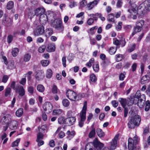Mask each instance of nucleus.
<instances>
[{
    "mask_svg": "<svg viewBox=\"0 0 150 150\" xmlns=\"http://www.w3.org/2000/svg\"><path fill=\"white\" fill-rule=\"evenodd\" d=\"M30 58V55L29 54H27L24 56V60L25 62H28Z\"/></svg>",
    "mask_w": 150,
    "mask_h": 150,
    "instance_id": "de8ad7c7",
    "label": "nucleus"
},
{
    "mask_svg": "<svg viewBox=\"0 0 150 150\" xmlns=\"http://www.w3.org/2000/svg\"><path fill=\"white\" fill-rule=\"evenodd\" d=\"M139 91H138L136 92L133 99V103L136 104L138 103V100L140 96V93Z\"/></svg>",
    "mask_w": 150,
    "mask_h": 150,
    "instance_id": "5701e85b",
    "label": "nucleus"
},
{
    "mask_svg": "<svg viewBox=\"0 0 150 150\" xmlns=\"http://www.w3.org/2000/svg\"><path fill=\"white\" fill-rule=\"evenodd\" d=\"M46 46L45 45H43L40 46L38 48V51L39 52H43L45 50Z\"/></svg>",
    "mask_w": 150,
    "mask_h": 150,
    "instance_id": "49530a36",
    "label": "nucleus"
},
{
    "mask_svg": "<svg viewBox=\"0 0 150 150\" xmlns=\"http://www.w3.org/2000/svg\"><path fill=\"white\" fill-rule=\"evenodd\" d=\"M43 135L41 132H39L37 134V138L36 141H39V140H42L43 138Z\"/></svg>",
    "mask_w": 150,
    "mask_h": 150,
    "instance_id": "6e6d98bb",
    "label": "nucleus"
},
{
    "mask_svg": "<svg viewBox=\"0 0 150 150\" xmlns=\"http://www.w3.org/2000/svg\"><path fill=\"white\" fill-rule=\"evenodd\" d=\"M23 114V110L22 108H20L16 112V115L18 117H21Z\"/></svg>",
    "mask_w": 150,
    "mask_h": 150,
    "instance_id": "7c9ffc66",
    "label": "nucleus"
},
{
    "mask_svg": "<svg viewBox=\"0 0 150 150\" xmlns=\"http://www.w3.org/2000/svg\"><path fill=\"white\" fill-rule=\"evenodd\" d=\"M44 77V74L43 72L42 71H38L36 72L35 75V78L38 80L42 79Z\"/></svg>",
    "mask_w": 150,
    "mask_h": 150,
    "instance_id": "4468645a",
    "label": "nucleus"
},
{
    "mask_svg": "<svg viewBox=\"0 0 150 150\" xmlns=\"http://www.w3.org/2000/svg\"><path fill=\"white\" fill-rule=\"evenodd\" d=\"M80 120L79 122L78 125L80 127H82L84 125V122L86 119V114L79 113Z\"/></svg>",
    "mask_w": 150,
    "mask_h": 150,
    "instance_id": "1a4fd4ad",
    "label": "nucleus"
},
{
    "mask_svg": "<svg viewBox=\"0 0 150 150\" xmlns=\"http://www.w3.org/2000/svg\"><path fill=\"white\" fill-rule=\"evenodd\" d=\"M115 16L114 14L111 13L109 14L108 16L107 19L109 22H114Z\"/></svg>",
    "mask_w": 150,
    "mask_h": 150,
    "instance_id": "c85d7f7f",
    "label": "nucleus"
},
{
    "mask_svg": "<svg viewBox=\"0 0 150 150\" xmlns=\"http://www.w3.org/2000/svg\"><path fill=\"white\" fill-rule=\"evenodd\" d=\"M138 142V139L137 135H135L133 139L131 138H129L128 146L129 150H135Z\"/></svg>",
    "mask_w": 150,
    "mask_h": 150,
    "instance_id": "7ed1b4c3",
    "label": "nucleus"
},
{
    "mask_svg": "<svg viewBox=\"0 0 150 150\" xmlns=\"http://www.w3.org/2000/svg\"><path fill=\"white\" fill-rule=\"evenodd\" d=\"M144 23V21L143 20H139L137 22L136 25L142 28Z\"/></svg>",
    "mask_w": 150,
    "mask_h": 150,
    "instance_id": "e433bc0d",
    "label": "nucleus"
},
{
    "mask_svg": "<svg viewBox=\"0 0 150 150\" xmlns=\"http://www.w3.org/2000/svg\"><path fill=\"white\" fill-rule=\"evenodd\" d=\"M51 25L52 27L58 30H62L64 29V27L62 21L60 19H55L52 22Z\"/></svg>",
    "mask_w": 150,
    "mask_h": 150,
    "instance_id": "20e7f679",
    "label": "nucleus"
},
{
    "mask_svg": "<svg viewBox=\"0 0 150 150\" xmlns=\"http://www.w3.org/2000/svg\"><path fill=\"white\" fill-rule=\"evenodd\" d=\"M28 91L31 95H32L34 92L33 87L31 86L28 87Z\"/></svg>",
    "mask_w": 150,
    "mask_h": 150,
    "instance_id": "0e129e2a",
    "label": "nucleus"
},
{
    "mask_svg": "<svg viewBox=\"0 0 150 150\" xmlns=\"http://www.w3.org/2000/svg\"><path fill=\"white\" fill-rule=\"evenodd\" d=\"M149 81V77L147 75L143 76L141 79V83L143 84L148 83Z\"/></svg>",
    "mask_w": 150,
    "mask_h": 150,
    "instance_id": "412c9836",
    "label": "nucleus"
},
{
    "mask_svg": "<svg viewBox=\"0 0 150 150\" xmlns=\"http://www.w3.org/2000/svg\"><path fill=\"white\" fill-rule=\"evenodd\" d=\"M97 28L98 27L97 26H95L91 28L89 30V32H88V33L91 35H93L94 34V32L93 30H94L97 29Z\"/></svg>",
    "mask_w": 150,
    "mask_h": 150,
    "instance_id": "3c124183",
    "label": "nucleus"
},
{
    "mask_svg": "<svg viewBox=\"0 0 150 150\" xmlns=\"http://www.w3.org/2000/svg\"><path fill=\"white\" fill-rule=\"evenodd\" d=\"M45 12V10L43 8H38L35 11V14L37 16H40Z\"/></svg>",
    "mask_w": 150,
    "mask_h": 150,
    "instance_id": "f3484780",
    "label": "nucleus"
},
{
    "mask_svg": "<svg viewBox=\"0 0 150 150\" xmlns=\"http://www.w3.org/2000/svg\"><path fill=\"white\" fill-rule=\"evenodd\" d=\"M122 22H119L118 23V25L116 27V29L117 31L120 30L122 28Z\"/></svg>",
    "mask_w": 150,
    "mask_h": 150,
    "instance_id": "603ef678",
    "label": "nucleus"
},
{
    "mask_svg": "<svg viewBox=\"0 0 150 150\" xmlns=\"http://www.w3.org/2000/svg\"><path fill=\"white\" fill-rule=\"evenodd\" d=\"M16 91L18 92L20 96L22 97L25 94V90L22 86H18L16 88Z\"/></svg>",
    "mask_w": 150,
    "mask_h": 150,
    "instance_id": "a211bd4d",
    "label": "nucleus"
},
{
    "mask_svg": "<svg viewBox=\"0 0 150 150\" xmlns=\"http://www.w3.org/2000/svg\"><path fill=\"white\" fill-rule=\"evenodd\" d=\"M141 120L140 117L139 115H135L132 117L128 123V126L129 128H134L135 126H138Z\"/></svg>",
    "mask_w": 150,
    "mask_h": 150,
    "instance_id": "f03ea898",
    "label": "nucleus"
},
{
    "mask_svg": "<svg viewBox=\"0 0 150 150\" xmlns=\"http://www.w3.org/2000/svg\"><path fill=\"white\" fill-rule=\"evenodd\" d=\"M90 79L91 81L93 82H96L97 81V78L95 75L93 74H92L90 76Z\"/></svg>",
    "mask_w": 150,
    "mask_h": 150,
    "instance_id": "a18cd8bd",
    "label": "nucleus"
},
{
    "mask_svg": "<svg viewBox=\"0 0 150 150\" xmlns=\"http://www.w3.org/2000/svg\"><path fill=\"white\" fill-rule=\"evenodd\" d=\"M96 132L98 136L100 138H103L105 135L104 132L100 128H98L96 129Z\"/></svg>",
    "mask_w": 150,
    "mask_h": 150,
    "instance_id": "4be33fe9",
    "label": "nucleus"
},
{
    "mask_svg": "<svg viewBox=\"0 0 150 150\" xmlns=\"http://www.w3.org/2000/svg\"><path fill=\"white\" fill-rule=\"evenodd\" d=\"M55 49V47L54 44L53 43H49L48 45L46 50L48 52H51L54 51Z\"/></svg>",
    "mask_w": 150,
    "mask_h": 150,
    "instance_id": "6ab92c4d",
    "label": "nucleus"
},
{
    "mask_svg": "<svg viewBox=\"0 0 150 150\" xmlns=\"http://www.w3.org/2000/svg\"><path fill=\"white\" fill-rule=\"evenodd\" d=\"M14 6V2L12 1H9L6 5V8L8 10H10L13 8Z\"/></svg>",
    "mask_w": 150,
    "mask_h": 150,
    "instance_id": "cd10ccee",
    "label": "nucleus"
},
{
    "mask_svg": "<svg viewBox=\"0 0 150 150\" xmlns=\"http://www.w3.org/2000/svg\"><path fill=\"white\" fill-rule=\"evenodd\" d=\"M146 7L144 3H143L141 4L138 7V12L143 14L145 13Z\"/></svg>",
    "mask_w": 150,
    "mask_h": 150,
    "instance_id": "dca6fc26",
    "label": "nucleus"
},
{
    "mask_svg": "<svg viewBox=\"0 0 150 150\" xmlns=\"http://www.w3.org/2000/svg\"><path fill=\"white\" fill-rule=\"evenodd\" d=\"M66 134L68 135L67 137L70 139L75 135V132L74 131L70 132V131L68 130L67 131Z\"/></svg>",
    "mask_w": 150,
    "mask_h": 150,
    "instance_id": "2f4dec72",
    "label": "nucleus"
},
{
    "mask_svg": "<svg viewBox=\"0 0 150 150\" xmlns=\"http://www.w3.org/2000/svg\"><path fill=\"white\" fill-rule=\"evenodd\" d=\"M9 77V76L7 75H4L2 77V82L5 83H6L8 81Z\"/></svg>",
    "mask_w": 150,
    "mask_h": 150,
    "instance_id": "864d4df0",
    "label": "nucleus"
},
{
    "mask_svg": "<svg viewBox=\"0 0 150 150\" xmlns=\"http://www.w3.org/2000/svg\"><path fill=\"white\" fill-rule=\"evenodd\" d=\"M52 75V70L50 69H48L46 72V77L47 78L50 79L51 78Z\"/></svg>",
    "mask_w": 150,
    "mask_h": 150,
    "instance_id": "473e14b6",
    "label": "nucleus"
},
{
    "mask_svg": "<svg viewBox=\"0 0 150 150\" xmlns=\"http://www.w3.org/2000/svg\"><path fill=\"white\" fill-rule=\"evenodd\" d=\"M123 108H124V117H127L128 113V108L127 107Z\"/></svg>",
    "mask_w": 150,
    "mask_h": 150,
    "instance_id": "338daca9",
    "label": "nucleus"
},
{
    "mask_svg": "<svg viewBox=\"0 0 150 150\" xmlns=\"http://www.w3.org/2000/svg\"><path fill=\"white\" fill-rule=\"evenodd\" d=\"M117 48L116 47H111L109 50V52L111 54H114L116 52Z\"/></svg>",
    "mask_w": 150,
    "mask_h": 150,
    "instance_id": "37998d69",
    "label": "nucleus"
},
{
    "mask_svg": "<svg viewBox=\"0 0 150 150\" xmlns=\"http://www.w3.org/2000/svg\"><path fill=\"white\" fill-rule=\"evenodd\" d=\"M126 73L125 72H124L123 73H121L120 74L119 76V79L121 81H123L124 80V78L125 77V74Z\"/></svg>",
    "mask_w": 150,
    "mask_h": 150,
    "instance_id": "052dcab7",
    "label": "nucleus"
},
{
    "mask_svg": "<svg viewBox=\"0 0 150 150\" xmlns=\"http://www.w3.org/2000/svg\"><path fill=\"white\" fill-rule=\"evenodd\" d=\"M118 135H116L114 137L113 141L111 142L110 148V150H114L115 149L117 145V142L118 140Z\"/></svg>",
    "mask_w": 150,
    "mask_h": 150,
    "instance_id": "f8f14e48",
    "label": "nucleus"
},
{
    "mask_svg": "<svg viewBox=\"0 0 150 150\" xmlns=\"http://www.w3.org/2000/svg\"><path fill=\"white\" fill-rule=\"evenodd\" d=\"M66 94L67 97L69 99L73 101L78 100L82 98V95L81 94H77L76 92L71 90L67 91Z\"/></svg>",
    "mask_w": 150,
    "mask_h": 150,
    "instance_id": "f257e3e1",
    "label": "nucleus"
},
{
    "mask_svg": "<svg viewBox=\"0 0 150 150\" xmlns=\"http://www.w3.org/2000/svg\"><path fill=\"white\" fill-rule=\"evenodd\" d=\"M57 86L55 85H53L52 88V93L54 94L57 93Z\"/></svg>",
    "mask_w": 150,
    "mask_h": 150,
    "instance_id": "69168bd1",
    "label": "nucleus"
},
{
    "mask_svg": "<svg viewBox=\"0 0 150 150\" xmlns=\"http://www.w3.org/2000/svg\"><path fill=\"white\" fill-rule=\"evenodd\" d=\"M44 32V27L42 26H38L34 32V35L35 36H39L42 35Z\"/></svg>",
    "mask_w": 150,
    "mask_h": 150,
    "instance_id": "6e6552de",
    "label": "nucleus"
},
{
    "mask_svg": "<svg viewBox=\"0 0 150 150\" xmlns=\"http://www.w3.org/2000/svg\"><path fill=\"white\" fill-rule=\"evenodd\" d=\"M42 65L43 66H47L49 64V61L48 60H42L41 62Z\"/></svg>",
    "mask_w": 150,
    "mask_h": 150,
    "instance_id": "8fccbe9b",
    "label": "nucleus"
},
{
    "mask_svg": "<svg viewBox=\"0 0 150 150\" xmlns=\"http://www.w3.org/2000/svg\"><path fill=\"white\" fill-rule=\"evenodd\" d=\"M18 49L17 48H13L12 51V54L13 57H15L17 55L18 52Z\"/></svg>",
    "mask_w": 150,
    "mask_h": 150,
    "instance_id": "58836bf2",
    "label": "nucleus"
},
{
    "mask_svg": "<svg viewBox=\"0 0 150 150\" xmlns=\"http://www.w3.org/2000/svg\"><path fill=\"white\" fill-rule=\"evenodd\" d=\"M18 125V122L16 120L12 121L9 127L11 129H16Z\"/></svg>",
    "mask_w": 150,
    "mask_h": 150,
    "instance_id": "aec40b11",
    "label": "nucleus"
},
{
    "mask_svg": "<svg viewBox=\"0 0 150 150\" xmlns=\"http://www.w3.org/2000/svg\"><path fill=\"white\" fill-rule=\"evenodd\" d=\"M111 103L114 107L116 108L118 105L119 103L118 101L115 100H113L112 101Z\"/></svg>",
    "mask_w": 150,
    "mask_h": 150,
    "instance_id": "e2e57ef3",
    "label": "nucleus"
},
{
    "mask_svg": "<svg viewBox=\"0 0 150 150\" xmlns=\"http://www.w3.org/2000/svg\"><path fill=\"white\" fill-rule=\"evenodd\" d=\"M146 8V10L150 11V0H146L143 2Z\"/></svg>",
    "mask_w": 150,
    "mask_h": 150,
    "instance_id": "c756f323",
    "label": "nucleus"
},
{
    "mask_svg": "<svg viewBox=\"0 0 150 150\" xmlns=\"http://www.w3.org/2000/svg\"><path fill=\"white\" fill-rule=\"evenodd\" d=\"M40 21H47V16L44 13L40 16Z\"/></svg>",
    "mask_w": 150,
    "mask_h": 150,
    "instance_id": "72a5a7b5",
    "label": "nucleus"
},
{
    "mask_svg": "<svg viewBox=\"0 0 150 150\" xmlns=\"http://www.w3.org/2000/svg\"><path fill=\"white\" fill-rule=\"evenodd\" d=\"M11 90V89L10 88L8 87L6 88L5 89V96L7 97L8 95H10Z\"/></svg>",
    "mask_w": 150,
    "mask_h": 150,
    "instance_id": "a19ab883",
    "label": "nucleus"
},
{
    "mask_svg": "<svg viewBox=\"0 0 150 150\" xmlns=\"http://www.w3.org/2000/svg\"><path fill=\"white\" fill-rule=\"evenodd\" d=\"M93 68L96 72H98L99 70V66L98 64H96L93 65Z\"/></svg>",
    "mask_w": 150,
    "mask_h": 150,
    "instance_id": "13d9d810",
    "label": "nucleus"
},
{
    "mask_svg": "<svg viewBox=\"0 0 150 150\" xmlns=\"http://www.w3.org/2000/svg\"><path fill=\"white\" fill-rule=\"evenodd\" d=\"M76 5V2H75L74 1H70L69 6L70 8H72L75 7Z\"/></svg>",
    "mask_w": 150,
    "mask_h": 150,
    "instance_id": "5fc2aeb1",
    "label": "nucleus"
},
{
    "mask_svg": "<svg viewBox=\"0 0 150 150\" xmlns=\"http://www.w3.org/2000/svg\"><path fill=\"white\" fill-rule=\"evenodd\" d=\"M62 112V110L60 109L54 110L53 112V114L55 115H58L61 114Z\"/></svg>",
    "mask_w": 150,
    "mask_h": 150,
    "instance_id": "ea45409f",
    "label": "nucleus"
},
{
    "mask_svg": "<svg viewBox=\"0 0 150 150\" xmlns=\"http://www.w3.org/2000/svg\"><path fill=\"white\" fill-rule=\"evenodd\" d=\"M145 101V96L144 94L140 95V96L138 100L137 105L139 107L142 108L144 105V102Z\"/></svg>",
    "mask_w": 150,
    "mask_h": 150,
    "instance_id": "0eeeda50",
    "label": "nucleus"
},
{
    "mask_svg": "<svg viewBox=\"0 0 150 150\" xmlns=\"http://www.w3.org/2000/svg\"><path fill=\"white\" fill-rule=\"evenodd\" d=\"M93 22V19L92 18H90L87 21V23L89 25H91Z\"/></svg>",
    "mask_w": 150,
    "mask_h": 150,
    "instance_id": "774afa93",
    "label": "nucleus"
},
{
    "mask_svg": "<svg viewBox=\"0 0 150 150\" xmlns=\"http://www.w3.org/2000/svg\"><path fill=\"white\" fill-rule=\"evenodd\" d=\"M128 11L132 15H136L137 13V10L134 8L128 9Z\"/></svg>",
    "mask_w": 150,
    "mask_h": 150,
    "instance_id": "c03bdc74",
    "label": "nucleus"
},
{
    "mask_svg": "<svg viewBox=\"0 0 150 150\" xmlns=\"http://www.w3.org/2000/svg\"><path fill=\"white\" fill-rule=\"evenodd\" d=\"M1 117V123L2 125H4L6 123H9L11 118V116L9 114L5 115L2 113Z\"/></svg>",
    "mask_w": 150,
    "mask_h": 150,
    "instance_id": "39448f33",
    "label": "nucleus"
},
{
    "mask_svg": "<svg viewBox=\"0 0 150 150\" xmlns=\"http://www.w3.org/2000/svg\"><path fill=\"white\" fill-rule=\"evenodd\" d=\"M96 133L95 129L93 125L92 126V129L89 133L88 137L90 138H94L95 137Z\"/></svg>",
    "mask_w": 150,
    "mask_h": 150,
    "instance_id": "b1692460",
    "label": "nucleus"
},
{
    "mask_svg": "<svg viewBox=\"0 0 150 150\" xmlns=\"http://www.w3.org/2000/svg\"><path fill=\"white\" fill-rule=\"evenodd\" d=\"M76 118L74 117H71L66 119L65 124L69 126L74 124L76 122Z\"/></svg>",
    "mask_w": 150,
    "mask_h": 150,
    "instance_id": "9d476101",
    "label": "nucleus"
},
{
    "mask_svg": "<svg viewBox=\"0 0 150 150\" xmlns=\"http://www.w3.org/2000/svg\"><path fill=\"white\" fill-rule=\"evenodd\" d=\"M37 89L38 91L43 92L44 91L45 88L42 85L39 84L37 87Z\"/></svg>",
    "mask_w": 150,
    "mask_h": 150,
    "instance_id": "f704fd0d",
    "label": "nucleus"
},
{
    "mask_svg": "<svg viewBox=\"0 0 150 150\" xmlns=\"http://www.w3.org/2000/svg\"><path fill=\"white\" fill-rule=\"evenodd\" d=\"M53 33V30L52 28H48L44 30L45 36L47 38H48Z\"/></svg>",
    "mask_w": 150,
    "mask_h": 150,
    "instance_id": "ddd939ff",
    "label": "nucleus"
},
{
    "mask_svg": "<svg viewBox=\"0 0 150 150\" xmlns=\"http://www.w3.org/2000/svg\"><path fill=\"white\" fill-rule=\"evenodd\" d=\"M119 101L123 108L126 107L125 106L127 103V100L126 99L120 98L119 99Z\"/></svg>",
    "mask_w": 150,
    "mask_h": 150,
    "instance_id": "a878e982",
    "label": "nucleus"
},
{
    "mask_svg": "<svg viewBox=\"0 0 150 150\" xmlns=\"http://www.w3.org/2000/svg\"><path fill=\"white\" fill-rule=\"evenodd\" d=\"M20 139H17L16 140L14 141L12 144V147H15L16 146H17L18 145V143L20 142Z\"/></svg>",
    "mask_w": 150,
    "mask_h": 150,
    "instance_id": "4d7b16f0",
    "label": "nucleus"
},
{
    "mask_svg": "<svg viewBox=\"0 0 150 150\" xmlns=\"http://www.w3.org/2000/svg\"><path fill=\"white\" fill-rule=\"evenodd\" d=\"M99 0H95L92 2H90L87 4V7L88 10L92 9L93 7L96 6L98 4Z\"/></svg>",
    "mask_w": 150,
    "mask_h": 150,
    "instance_id": "2eb2a0df",
    "label": "nucleus"
},
{
    "mask_svg": "<svg viewBox=\"0 0 150 150\" xmlns=\"http://www.w3.org/2000/svg\"><path fill=\"white\" fill-rule=\"evenodd\" d=\"M94 147V150H100L103 146V144L98 141L97 138H95L93 142Z\"/></svg>",
    "mask_w": 150,
    "mask_h": 150,
    "instance_id": "423d86ee",
    "label": "nucleus"
},
{
    "mask_svg": "<svg viewBox=\"0 0 150 150\" xmlns=\"http://www.w3.org/2000/svg\"><path fill=\"white\" fill-rule=\"evenodd\" d=\"M3 22L7 24L8 26H10L12 24V21L11 18L9 17H6L3 20Z\"/></svg>",
    "mask_w": 150,
    "mask_h": 150,
    "instance_id": "393cba45",
    "label": "nucleus"
},
{
    "mask_svg": "<svg viewBox=\"0 0 150 150\" xmlns=\"http://www.w3.org/2000/svg\"><path fill=\"white\" fill-rule=\"evenodd\" d=\"M116 60L117 62H119L122 59V55L120 54H118L116 55Z\"/></svg>",
    "mask_w": 150,
    "mask_h": 150,
    "instance_id": "bf43d9fd",
    "label": "nucleus"
},
{
    "mask_svg": "<svg viewBox=\"0 0 150 150\" xmlns=\"http://www.w3.org/2000/svg\"><path fill=\"white\" fill-rule=\"evenodd\" d=\"M145 104V110L146 111H148L150 109V101L149 100H147Z\"/></svg>",
    "mask_w": 150,
    "mask_h": 150,
    "instance_id": "79ce46f5",
    "label": "nucleus"
},
{
    "mask_svg": "<svg viewBox=\"0 0 150 150\" xmlns=\"http://www.w3.org/2000/svg\"><path fill=\"white\" fill-rule=\"evenodd\" d=\"M65 120L66 119L64 118L63 117H60L58 119V123L60 124H62L64 123H65Z\"/></svg>",
    "mask_w": 150,
    "mask_h": 150,
    "instance_id": "4c0bfd02",
    "label": "nucleus"
},
{
    "mask_svg": "<svg viewBox=\"0 0 150 150\" xmlns=\"http://www.w3.org/2000/svg\"><path fill=\"white\" fill-rule=\"evenodd\" d=\"M86 110L87 102L86 101L84 102V103L83 106V108L82 110L80 113L86 114Z\"/></svg>",
    "mask_w": 150,
    "mask_h": 150,
    "instance_id": "c9c22d12",
    "label": "nucleus"
},
{
    "mask_svg": "<svg viewBox=\"0 0 150 150\" xmlns=\"http://www.w3.org/2000/svg\"><path fill=\"white\" fill-rule=\"evenodd\" d=\"M62 104L64 106L67 107L69 105V103L67 99H65L62 101Z\"/></svg>",
    "mask_w": 150,
    "mask_h": 150,
    "instance_id": "09e8293b",
    "label": "nucleus"
},
{
    "mask_svg": "<svg viewBox=\"0 0 150 150\" xmlns=\"http://www.w3.org/2000/svg\"><path fill=\"white\" fill-rule=\"evenodd\" d=\"M43 108L45 112L48 111V113L51 112L52 109V106L50 103L46 102L45 103L43 106Z\"/></svg>",
    "mask_w": 150,
    "mask_h": 150,
    "instance_id": "9b49d317",
    "label": "nucleus"
},
{
    "mask_svg": "<svg viewBox=\"0 0 150 150\" xmlns=\"http://www.w3.org/2000/svg\"><path fill=\"white\" fill-rule=\"evenodd\" d=\"M126 44V42L125 39L124 38H122V39L120 40V44H121L122 47L124 46Z\"/></svg>",
    "mask_w": 150,
    "mask_h": 150,
    "instance_id": "680f3d73",
    "label": "nucleus"
},
{
    "mask_svg": "<svg viewBox=\"0 0 150 150\" xmlns=\"http://www.w3.org/2000/svg\"><path fill=\"white\" fill-rule=\"evenodd\" d=\"M142 29V28L136 25L134 28V31L132 33V35L133 36L136 33L140 32Z\"/></svg>",
    "mask_w": 150,
    "mask_h": 150,
    "instance_id": "bb28decb",
    "label": "nucleus"
}]
</instances>
